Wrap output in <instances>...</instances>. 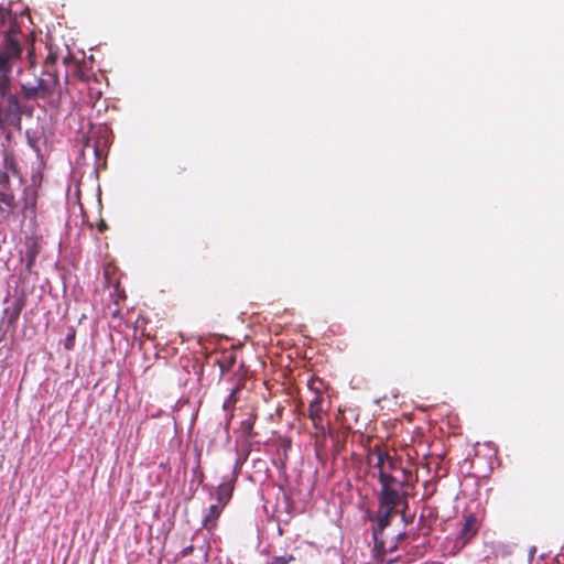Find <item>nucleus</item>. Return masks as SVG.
I'll return each mask as SVG.
<instances>
[{
  "mask_svg": "<svg viewBox=\"0 0 564 564\" xmlns=\"http://www.w3.org/2000/svg\"><path fill=\"white\" fill-rule=\"evenodd\" d=\"M377 462L375 468L378 469V480L381 489L378 494V532H382L391 523L394 514H402L405 518V511L409 508L408 492L404 488L412 481V471L401 467L400 460L391 456L383 447L376 445L372 449Z\"/></svg>",
  "mask_w": 564,
  "mask_h": 564,
  "instance_id": "obj_1",
  "label": "nucleus"
},
{
  "mask_svg": "<svg viewBox=\"0 0 564 564\" xmlns=\"http://www.w3.org/2000/svg\"><path fill=\"white\" fill-rule=\"evenodd\" d=\"M30 75L22 77L19 82V99L24 101L43 100L51 104L56 95H59V77L56 69L42 70L35 74V58L32 52L28 53Z\"/></svg>",
  "mask_w": 564,
  "mask_h": 564,
  "instance_id": "obj_2",
  "label": "nucleus"
},
{
  "mask_svg": "<svg viewBox=\"0 0 564 564\" xmlns=\"http://www.w3.org/2000/svg\"><path fill=\"white\" fill-rule=\"evenodd\" d=\"M22 36L23 34L18 25H11L4 32L0 43V76H10L13 64L20 59L22 54Z\"/></svg>",
  "mask_w": 564,
  "mask_h": 564,
  "instance_id": "obj_3",
  "label": "nucleus"
},
{
  "mask_svg": "<svg viewBox=\"0 0 564 564\" xmlns=\"http://www.w3.org/2000/svg\"><path fill=\"white\" fill-rule=\"evenodd\" d=\"M22 107L17 95L11 93L10 76H0V127L21 121Z\"/></svg>",
  "mask_w": 564,
  "mask_h": 564,
  "instance_id": "obj_4",
  "label": "nucleus"
},
{
  "mask_svg": "<svg viewBox=\"0 0 564 564\" xmlns=\"http://www.w3.org/2000/svg\"><path fill=\"white\" fill-rule=\"evenodd\" d=\"M17 207L14 189L10 183V175L0 172V215L7 218Z\"/></svg>",
  "mask_w": 564,
  "mask_h": 564,
  "instance_id": "obj_5",
  "label": "nucleus"
},
{
  "mask_svg": "<svg viewBox=\"0 0 564 564\" xmlns=\"http://www.w3.org/2000/svg\"><path fill=\"white\" fill-rule=\"evenodd\" d=\"M478 520L477 517L473 513L468 514L465 518L463 527L459 531L458 536L456 538L455 544L459 547H464L467 543H469L478 533Z\"/></svg>",
  "mask_w": 564,
  "mask_h": 564,
  "instance_id": "obj_6",
  "label": "nucleus"
},
{
  "mask_svg": "<svg viewBox=\"0 0 564 564\" xmlns=\"http://www.w3.org/2000/svg\"><path fill=\"white\" fill-rule=\"evenodd\" d=\"M324 399L322 394L316 393L313 400L308 404L307 416L311 420L313 426L322 423L329 422L325 416V412L323 410Z\"/></svg>",
  "mask_w": 564,
  "mask_h": 564,
  "instance_id": "obj_7",
  "label": "nucleus"
},
{
  "mask_svg": "<svg viewBox=\"0 0 564 564\" xmlns=\"http://www.w3.org/2000/svg\"><path fill=\"white\" fill-rule=\"evenodd\" d=\"M225 507L221 505H212L208 509L207 514L203 519L202 527L208 532H213L217 527V521Z\"/></svg>",
  "mask_w": 564,
  "mask_h": 564,
  "instance_id": "obj_8",
  "label": "nucleus"
},
{
  "mask_svg": "<svg viewBox=\"0 0 564 564\" xmlns=\"http://www.w3.org/2000/svg\"><path fill=\"white\" fill-rule=\"evenodd\" d=\"M236 477H234L230 481H226L220 484L217 487L216 496H217V505H221L225 507L232 497L234 488H235Z\"/></svg>",
  "mask_w": 564,
  "mask_h": 564,
  "instance_id": "obj_9",
  "label": "nucleus"
},
{
  "mask_svg": "<svg viewBox=\"0 0 564 564\" xmlns=\"http://www.w3.org/2000/svg\"><path fill=\"white\" fill-rule=\"evenodd\" d=\"M24 305H25V300L23 297H19L13 302L12 306L7 307L4 310V313L8 315V323L10 325L17 324Z\"/></svg>",
  "mask_w": 564,
  "mask_h": 564,
  "instance_id": "obj_10",
  "label": "nucleus"
},
{
  "mask_svg": "<svg viewBox=\"0 0 564 564\" xmlns=\"http://www.w3.org/2000/svg\"><path fill=\"white\" fill-rule=\"evenodd\" d=\"M3 167L6 173L17 176L21 182L22 176L18 167L17 160L12 153H4L3 155Z\"/></svg>",
  "mask_w": 564,
  "mask_h": 564,
  "instance_id": "obj_11",
  "label": "nucleus"
},
{
  "mask_svg": "<svg viewBox=\"0 0 564 564\" xmlns=\"http://www.w3.org/2000/svg\"><path fill=\"white\" fill-rule=\"evenodd\" d=\"M313 427L315 430L314 436L316 438V446H324L327 435L332 433L330 422L317 424L314 425Z\"/></svg>",
  "mask_w": 564,
  "mask_h": 564,
  "instance_id": "obj_12",
  "label": "nucleus"
},
{
  "mask_svg": "<svg viewBox=\"0 0 564 564\" xmlns=\"http://www.w3.org/2000/svg\"><path fill=\"white\" fill-rule=\"evenodd\" d=\"M47 48H48V54L45 57L43 70L55 69V64L58 58L57 53L53 50V47L51 45Z\"/></svg>",
  "mask_w": 564,
  "mask_h": 564,
  "instance_id": "obj_13",
  "label": "nucleus"
},
{
  "mask_svg": "<svg viewBox=\"0 0 564 564\" xmlns=\"http://www.w3.org/2000/svg\"><path fill=\"white\" fill-rule=\"evenodd\" d=\"M254 422H256V416H250L247 420L242 421L240 424V429H241L242 433L249 438L254 436V433H253Z\"/></svg>",
  "mask_w": 564,
  "mask_h": 564,
  "instance_id": "obj_14",
  "label": "nucleus"
},
{
  "mask_svg": "<svg viewBox=\"0 0 564 564\" xmlns=\"http://www.w3.org/2000/svg\"><path fill=\"white\" fill-rule=\"evenodd\" d=\"M240 390V387L237 386L236 388H234L230 392V394L228 395L227 400L224 402V409L225 410H228L229 408H232L237 401H238V398H237V393L239 392Z\"/></svg>",
  "mask_w": 564,
  "mask_h": 564,
  "instance_id": "obj_15",
  "label": "nucleus"
},
{
  "mask_svg": "<svg viewBox=\"0 0 564 564\" xmlns=\"http://www.w3.org/2000/svg\"><path fill=\"white\" fill-rule=\"evenodd\" d=\"M295 561V556L292 554L283 555V556H274L270 564H290Z\"/></svg>",
  "mask_w": 564,
  "mask_h": 564,
  "instance_id": "obj_16",
  "label": "nucleus"
},
{
  "mask_svg": "<svg viewBox=\"0 0 564 564\" xmlns=\"http://www.w3.org/2000/svg\"><path fill=\"white\" fill-rule=\"evenodd\" d=\"M75 336H76V332L74 328H70V333L67 335L66 339H65V348L66 349H72L73 346H74V343H75Z\"/></svg>",
  "mask_w": 564,
  "mask_h": 564,
  "instance_id": "obj_17",
  "label": "nucleus"
},
{
  "mask_svg": "<svg viewBox=\"0 0 564 564\" xmlns=\"http://www.w3.org/2000/svg\"><path fill=\"white\" fill-rule=\"evenodd\" d=\"M193 552H194V545H192V544H191V545H188V546L184 547V549L181 551L180 556H181V557H186V556L192 555V554H193Z\"/></svg>",
  "mask_w": 564,
  "mask_h": 564,
  "instance_id": "obj_18",
  "label": "nucleus"
},
{
  "mask_svg": "<svg viewBox=\"0 0 564 564\" xmlns=\"http://www.w3.org/2000/svg\"><path fill=\"white\" fill-rule=\"evenodd\" d=\"M34 262H35V253H30L28 256V261H26V270L30 272L34 265Z\"/></svg>",
  "mask_w": 564,
  "mask_h": 564,
  "instance_id": "obj_19",
  "label": "nucleus"
},
{
  "mask_svg": "<svg viewBox=\"0 0 564 564\" xmlns=\"http://www.w3.org/2000/svg\"><path fill=\"white\" fill-rule=\"evenodd\" d=\"M97 229L99 232H105L108 229V225L104 219H100V221L97 224Z\"/></svg>",
  "mask_w": 564,
  "mask_h": 564,
  "instance_id": "obj_20",
  "label": "nucleus"
},
{
  "mask_svg": "<svg viewBox=\"0 0 564 564\" xmlns=\"http://www.w3.org/2000/svg\"><path fill=\"white\" fill-rule=\"evenodd\" d=\"M235 358L230 356L229 362H234Z\"/></svg>",
  "mask_w": 564,
  "mask_h": 564,
  "instance_id": "obj_21",
  "label": "nucleus"
}]
</instances>
